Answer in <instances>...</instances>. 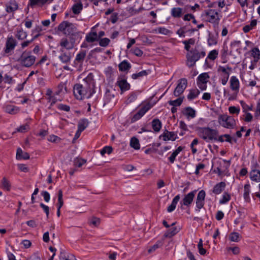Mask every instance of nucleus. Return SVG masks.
I'll return each mask as SVG.
<instances>
[{
	"mask_svg": "<svg viewBox=\"0 0 260 260\" xmlns=\"http://www.w3.org/2000/svg\"><path fill=\"white\" fill-rule=\"evenodd\" d=\"M179 232L176 227H172L168 230L164 235V238H171Z\"/></svg>",
	"mask_w": 260,
	"mask_h": 260,
	"instance_id": "nucleus-30",
	"label": "nucleus"
},
{
	"mask_svg": "<svg viewBox=\"0 0 260 260\" xmlns=\"http://www.w3.org/2000/svg\"><path fill=\"white\" fill-rule=\"evenodd\" d=\"M178 97L179 98L175 100L169 101L168 102L169 104L170 105L173 106L174 107H177V106H180L183 102V101L184 99V96H178Z\"/></svg>",
	"mask_w": 260,
	"mask_h": 260,
	"instance_id": "nucleus-36",
	"label": "nucleus"
},
{
	"mask_svg": "<svg viewBox=\"0 0 260 260\" xmlns=\"http://www.w3.org/2000/svg\"><path fill=\"white\" fill-rule=\"evenodd\" d=\"M149 72V70H143L139 73L132 74V78L133 79H137L142 77L146 76L147 75H148Z\"/></svg>",
	"mask_w": 260,
	"mask_h": 260,
	"instance_id": "nucleus-37",
	"label": "nucleus"
},
{
	"mask_svg": "<svg viewBox=\"0 0 260 260\" xmlns=\"http://www.w3.org/2000/svg\"><path fill=\"white\" fill-rule=\"evenodd\" d=\"M225 183L221 181L214 185L213 188L212 192L215 194H219L225 189Z\"/></svg>",
	"mask_w": 260,
	"mask_h": 260,
	"instance_id": "nucleus-20",
	"label": "nucleus"
},
{
	"mask_svg": "<svg viewBox=\"0 0 260 260\" xmlns=\"http://www.w3.org/2000/svg\"><path fill=\"white\" fill-rule=\"evenodd\" d=\"M16 157L17 159L27 160L29 158V154L27 152H23L20 148H18L17 149Z\"/></svg>",
	"mask_w": 260,
	"mask_h": 260,
	"instance_id": "nucleus-23",
	"label": "nucleus"
},
{
	"mask_svg": "<svg viewBox=\"0 0 260 260\" xmlns=\"http://www.w3.org/2000/svg\"><path fill=\"white\" fill-rule=\"evenodd\" d=\"M217 72L222 73L223 76H230V72L226 70L224 67L219 66L217 68Z\"/></svg>",
	"mask_w": 260,
	"mask_h": 260,
	"instance_id": "nucleus-57",
	"label": "nucleus"
},
{
	"mask_svg": "<svg viewBox=\"0 0 260 260\" xmlns=\"http://www.w3.org/2000/svg\"><path fill=\"white\" fill-rule=\"evenodd\" d=\"M130 146L135 150H139L140 148V145L138 139L133 137L131 139Z\"/></svg>",
	"mask_w": 260,
	"mask_h": 260,
	"instance_id": "nucleus-32",
	"label": "nucleus"
},
{
	"mask_svg": "<svg viewBox=\"0 0 260 260\" xmlns=\"http://www.w3.org/2000/svg\"><path fill=\"white\" fill-rule=\"evenodd\" d=\"M230 88L232 90L238 92L240 88V83L238 79L236 76H232L230 81Z\"/></svg>",
	"mask_w": 260,
	"mask_h": 260,
	"instance_id": "nucleus-18",
	"label": "nucleus"
},
{
	"mask_svg": "<svg viewBox=\"0 0 260 260\" xmlns=\"http://www.w3.org/2000/svg\"><path fill=\"white\" fill-rule=\"evenodd\" d=\"M83 9V5L81 2L74 4L72 7V11L74 14L78 15Z\"/></svg>",
	"mask_w": 260,
	"mask_h": 260,
	"instance_id": "nucleus-34",
	"label": "nucleus"
},
{
	"mask_svg": "<svg viewBox=\"0 0 260 260\" xmlns=\"http://www.w3.org/2000/svg\"><path fill=\"white\" fill-rule=\"evenodd\" d=\"M187 85V80L186 78H183L179 79L177 85L174 90V95L175 97H178L182 94L186 89Z\"/></svg>",
	"mask_w": 260,
	"mask_h": 260,
	"instance_id": "nucleus-10",
	"label": "nucleus"
},
{
	"mask_svg": "<svg viewBox=\"0 0 260 260\" xmlns=\"http://www.w3.org/2000/svg\"><path fill=\"white\" fill-rule=\"evenodd\" d=\"M250 178L252 181L256 182H260V171H256V172H250Z\"/></svg>",
	"mask_w": 260,
	"mask_h": 260,
	"instance_id": "nucleus-38",
	"label": "nucleus"
},
{
	"mask_svg": "<svg viewBox=\"0 0 260 260\" xmlns=\"http://www.w3.org/2000/svg\"><path fill=\"white\" fill-rule=\"evenodd\" d=\"M218 55V51L216 49H214L209 52L207 56V58L212 60H214L217 57Z\"/></svg>",
	"mask_w": 260,
	"mask_h": 260,
	"instance_id": "nucleus-48",
	"label": "nucleus"
},
{
	"mask_svg": "<svg viewBox=\"0 0 260 260\" xmlns=\"http://www.w3.org/2000/svg\"><path fill=\"white\" fill-rule=\"evenodd\" d=\"M229 239L231 241L238 242L240 241V234L237 232H232L229 236Z\"/></svg>",
	"mask_w": 260,
	"mask_h": 260,
	"instance_id": "nucleus-49",
	"label": "nucleus"
},
{
	"mask_svg": "<svg viewBox=\"0 0 260 260\" xmlns=\"http://www.w3.org/2000/svg\"><path fill=\"white\" fill-rule=\"evenodd\" d=\"M60 260H77L75 256L72 254H68L67 255L63 253H61Z\"/></svg>",
	"mask_w": 260,
	"mask_h": 260,
	"instance_id": "nucleus-46",
	"label": "nucleus"
},
{
	"mask_svg": "<svg viewBox=\"0 0 260 260\" xmlns=\"http://www.w3.org/2000/svg\"><path fill=\"white\" fill-rule=\"evenodd\" d=\"M240 111L239 107L230 106L229 107V111L231 114H236L238 115L240 113Z\"/></svg>",
	"mask_w": 260,
	"mask_h": 260,
	"instance_id": "nucleus-54",
	"label": "nucleus"
},
{
	"mask_svg": "<svg viewBox=\"0 0 260 260\" xmlns=\"http://www.w3.org/2000/svg\"><path fill=\"white\" fill-rule=\"evenodd\" d=\"M250 192V185L249 184H246L244 186L243 198L244 200L247 202H249L250 198L249 194Z\"/></svg>",
	"mask_w": 260,
	"mask_h": 260,
	"instance_id": "nucleus-29",
	"label": "nucleus"
},
{
	"mask_svg": "<svg viewBox=\"0 0 260 260\" xmlns=\"http://www.w3.org/2000/svg\"><path fill=\"white\" fill-rule=\"evenodd\" d=\"M231 199V195L227 192H224L222 194V198L219 200L220 204H224L228 203Z\"/></svg>",
	"mask_w": 260,
	"mask_h": 260,
	"instance_id": "nucleus-42",
	"label": "nucleus"
},
{
	"mask_svg": "<svg viewBox=\"0 0 260 260\" xmlns=\"http://www.w3.org/2000/svg\"><path fill=\"white\" fill-rule=\"evenodd\" d=\"M15 36L18 40L23 41L27 38V34L22 28H19L17 29Z\"/></svg>",
	"mask_w": 260,
	"mask_h": 260,
	"instance_id": "nucleus-24",
	"label": "nucleus"
},
{
	"mask_svg": "<svg viewBox=\"0 0 260 260\" xmlns=\"http://www.w3.org/2000/svg\"><path fill=\"white\" fill-rule=\"evenodd\" d=\"M58 30L67 36H74L77 31L75 24L63 21L58 25Z\"/></svg>",
	"mask_w": 260,
	"mask_h": 260,
	"instance_id": "nucleus-5",
	"label": "nucleus"
},
{
	"mask_svg": "<svg viewBox=\"0 0 260 260\" xmlns=\"http://www.w3.org/2000/svg\"><path fill=\"white\" fill-rule=\"evenodd\" d=\"M180 199V194H177L174 198V199H173V200L172 201L171 205L169 206H168V207L167 208V211L168 212H172L175 209L176 205L177 204Z\"/></svg>",
	"mask_w": 260,
	"mask_h": 260,
	"instance_id": "nucleus-27",
	"label": "nucleus"
},
{
	"mask_svg": "<svg viewBox=\"0 0 260 260\" xmlns=\"http://www.w3.org/2000/svg\"><path fill=\"white\" fill-rule=\"evenodd\" d=\"M17 45V40L12 36H8L6 42L5 47L2 53V56L6 57L12 55Z\"/></svg>",
	"mask_w": 260,
	"mask_h": 260,
	"instance_id": "nucleus-7",
	"label": "nucleus"
},
{
	"mask_svg": "<svg viewBox=\"0 0 260 260\" xmlns=\"http://www.w3.org/2000/svg\"><path fill=\"white\" fill-rule=\"evenodd\" d=\"M3 187L4 189L7 190H9L10 189V184L9 181L6 179V177H4L2 181Z\"/></svg>",
	"mask_w": 260,
	"mask_h": 260,
	"instance_id": "nucleus-56",
	"label": "nucleus"
},
{
	"mask_svg": "<svg viewBox=\"0 0 260 260\" xmlns=\"http://www.w3.org/2000/svg\"><path fill=\"white\" fill-rule=\"evenodd\" d=\"M200 92L198 89H191L189 90V92L187 96V98L189 101L192 100L197 98Z\"/></svg>",
	"mask_w": 260,
	"mask_h": 260,
	"instance_id": "nucleus-31",
	"label": "nucleus"
},
{
	"mask_svg": "<svg viewBox=\"0 0 260 260\" xmlns=\"http://www.w3.org/2000/svg\"><path fill=\"white\" fill-rule=\"evenodd\" d=\"M44 30H45V29H44ZM43 30H44V29L42 26L41 25H37L31 30V35L33 37L35 35H38L39 37H40L41 35V32Z\"/></svg>",
	"mask_w": 260,
	"mask_h": 260,
	"instance_id": "nucleus-43",
	"label": "nucleus"
},
{
	"mask_svg": "<svg viewBox=\"0 0 260 260\" xmlns=\"http://www.w3.org/2000/svg\"><path fill=\"white\" fill-rule=\"evenodd\" d=\"M94 27H92L90 32L87 33L85 37V41L88 43H93L98 41L97 32L94 31Z\"/></svg>",
	"mask_w": 260,
	"mask_h": 260,
	"instance_id": "nucleus-15",
	"label": "nucleus"
},
{
	"mask_svg": "<svg viewBox=\"0 0 260 260\" xmlns=\"http://www.w3.org/2000/svg\"><path fill=\"white\" fill-rule=\"evenodd\" d=\"M57 108L58 109L61 111L66 112H69L70 111V107L67 105L59 104L57 105Z\"/></svg>",
	"mask_w": 260,
	"mask_h": 260,
	"instance_id": "nucleus-58",
	"label": "nucleus"
},
{
	"mask_svg": "<svg viewBox=\"0 0 260 260\" xmlns=\"http://www.w3.org/2000/svg\"><path fill=\"white\" fill-rule=\"evenodd\" d=\"M5 111L11 115L17 114L20 112V109L19 107L15 105L7 104L4 106Z\"/></svg>",
	"mask_w": 260,
	"mask_h": 260,
	"instance_id": "nucleus-16",
	"label": "nucleus"
},
{
	"mask_svg": "<svg viewBox=\"0 0 260 260\" xmlns=\"http://www.w3.org/2000/svg\"><path fill=\"white\" fill-rule=\"evenodd\" d=\"M162 137L164 141H166L168 140L175 141L177 138V135L175 132H169L167 131L164 132L162 135L159 136V138Z\"/></svg>",
	"mask_w": 260,
	"mask_h": 260,
	"instance_id": "nucleus-13",
	"label": "nucleus"
},
{
	"mask_svg": "<svg viewBox=\"0 0 260 260\" xmlns=\"http://www.w3.org/2000/svg\"><path fill=\"white\" fill-rule=\"evenodd\" d=\"M3 80L5 83L9 84H12L13 81V78L8 74L5 75Z\"/></svg>",
	"mask_w": 260,
	"mask_h": 260,
	"instance_id": "nucleus-64",
	"label": "nucleus"
},
{
	"mask_svg": "<svg viewBox=\"0 0 260 260\" xmlns=\"http://www.w3.org/2000/svg\"><path fill=\"white\" fill-rule=\"evenodd\" d=\"M88 125V121L87 119H81L78 124V129L83 132Z\"/></svg>",
	"mask_w": 260,
	"mask_h": 260,
	"instance_id": "nucleus-33",
	"label": "nucleus"
},
{
	"mask_svg": "<svg viewBox=\"0 0 260 260\" xmlns=\"http://www.w3.org/2000/svg\"><path fill=\"white\" fill-rule=\"evenodd\" d=\"M133 53L138 57H141L143 54V52L138 47H135L133 49Z\"/></svg>",
	"mask_w": 260,
	"mask_h": 260,
	"instance_id": "nucleus-59",
	"label": "nucleus"
},
{
	"mask_svg": "<svg viewBox=\"0 0 260 260\" xmlns=\"http://www.w3.org/2000/svg\"><path fill=\"white\" fill-rule=\"evenodd\" d=\"M131 63L126 60H124L118 64L119 70L121 72H127L131 68Z\"/></svg>",
	"mask_w": 260,
	"mask_h": 260,
	"instance_id": "nucleus-21",
	"label": "nucleus"
},
{
	"mask_svg": "<svg viewBox=\"0 0 260 260\" xmlns=\"http://www.w3.org/2000/svg\"><path fill=\"white\" fill-rule=\"evenodd\" d=\"M240 105L242 108L243 112L244 113L247 112L248 110L251 111L252 110V106L248 105L244 101H240Z\"/></svg>",
	"mask_w": 260,
	"mask_h": 260,
	"instance_id": "nucleus-50",
	"label": "nucleus"
},
{
	"mask_svg": "<svg viewBox=\"0 0 260 260\" xmlns=\"http://www.w3.org/2000/svg\"><path fill=\"white\" fill-rule=\"evenodd\" d=\"M41 194L43 197L44 200L46 202H48L50 199V196L49 192L47 191H42Z\"/></svg>",
	"mask_w": 260,
	"mask_h": 260,
	"instance_id": "nucleus-60",
	"label": "nucleus"
},
{
	"mask_svg": "<svg viewBox=\"0 0 260 260\" xmlns=\"http://www.w3.org/2000/svg\"><path fill=\"white\" fill-rule=\"evenodd\" d=\"M116 85L118 86L121 93L130 89L131 85L127 82L126 77L125 75H120L117 78Z\"/></svg>",
	"mask_w": 260,
	"mask_h": 260,
	"instance_id": "nucleus-11",
	"label": "nucleus"
},
{
	"mask_svg": "<svg viewBox=\"0 0 260 260\" xmlns=\"http://www.w3.org/2000/svg\"><path fill=\"white\" fill-rule=\"evenodd\" d=\"M198 136L206 142L213 141L215 139L214 136L218 135V132L216 129H213L209 127H198L197 129Z\"/></svg>",
	"mask_w": 260,
	"mask_h": 260,
	"instance_id": "nucleus-4",
	"label": "nucleus"
},
{
	"mask_svg": "<svg viewBox=\"0 0 260 260\" xmlns=\"http://www.w3.org/2000/svg\"><path fill=\"white\" fill-rule=\"evenodd\" d=\"M164 243V239H162L161 240H158L155 244H154L152 247H151L148 249V252L151 253V252L154 251L157 248L161 247L163 245Z\"/></svg>",
	"mask_w": 260,
	"mask_h": 260,
	"instance_id": "nucleus-35",
	"label": "nucleus"
},
{
	"mask_svg": "<svg viewBox=\"0 0 260 260\" xmlns=\"http://www.w3.org/2000/svg\"><path fill=\"white\" fill-rule=\"evenodd\" d=\"M252 54L253 56L255 58L254 60V63L256 62L260 57V51L257 48H254L252 50Z\"/></svg>",
	"mask_w": 260,
	"mask_h": 260,
	"instance_id": "nucleus-52",
	"label": "nucleus"
},
{
	"mask_svg": "<svg viewBox=\"0 0 260 260\" xmlns=\"http://www.w3.org/2000/svg\"><path fill=\"white\" fill-rule=\"evenodd\" d=\"M39 37V35H35V36H34L32 37V38H31V39L29 40H25V41H24L23 42H22L21 43V48L22 49H24L26 47H27V46H28V45L31 43L34 40H35L36 39H37Z\"/></svg>",
	"mask_w": 260,
	"mask_h": 260,
	"instance_id": "nucleus-40",
	"label": "nucleus"
},
{
	"mask_svg": "<svg viewBox=\"0 0 260 260\" xmlns=\"http://www.w3.org/2000/svg\"><path fill=\"white\" fill-rule=\"evenodd\" d=\"M86 162V160L84 159L78 158H77L74 160V165L78 168L81 167Z\"/></svg>",
	"mask_w": 260,
	"mask_h": 260,
	"instance_id": "nucleus-53",
	"label": "nucleus"
},
{
	"mask_svg": "<svg viewBox=\"0 0 260 260\" xmlns=\"http://www.w3.org/2000/svg\"><path fill=\"white\" fill-rule=\"evenodd\" d=\"M86 53V51H80L76 56V61L78 63H82L85 57Z\"/></svg>",
	"mask_w": 260,
	"mask_h": 260,
	"instance_id": "nucleus-41",
	"label": "nucleus"
},
{
	"mask_svg": "<svg viewBox=\"0 0 260 260\" xmlns=\"http://www.w3.org/2000/svg\"><path fill=\"white\" fill-rule=\"evenodd\" d=\"M18 9L17 2L14 0L6 5V10L8 13H13Z\"/></svg>",
	"mask_w": 260,
	"mask_h": 260,
	"instance_id": "nucleus-22",
	"label": "nucleus"
},
{
	"mask_svg": "<svg viewBox=\"0 0 260 260\" xmlns=\"http://www.w3.org/2000/svg\"><path fill=\"white\" fill-rule=\"evenodd\" d=\"M209 78V76L207 73H204L200 74L197 78V82L203 83H207V79Z\"/></svg>",
	"mask_w": 260,
	"mask_h": 260,
	"instance_id": "nucleus-39",
	"label": "nucleus"
},
{
	"mask_svg": "<svg viewBox=\"0 0 260 260\" xmlns=\"http://www.w3.org/2000/svg\"><path fill=\"white\" fill-rule=\"evenodd\" d=\"M240 44H241V41H234L231 43V47L233 49H236V50H238L239 48L240 47Z\"/></svg>",
	"mask_w": 260,
	"mask_h": 260,
	"instance_id": "nucleus-61",
	"label": "nucleus"
},
{
	"mask_svg": "<svg viewBox=\"0 0 260 260\" xmlns=\"http://www.w3.org/2000/svg\"><path fill=\"white\" fill-rule=\"evenodd\" d=\"M137 94L135 92H133L129 94L127 100L129 103H132L134 102L137 99Z\"/></svg>",
	"mask_w": 260,
	"mask_h": 260,
	"instance_id": "nucleus-63",
	"label": "nucleus"
},
{
	"mask_svg": "<svg viewBox=\"0 0 260 260\" xmlns=\"http://www.w3.org/2000/svg\"><path fill=\"white\" fill-rule=\"evenodd\" d=\"M196 204V211L199 212L200 209H201L204 206L205 200L197 198Z\"/></svg>",
	"mask_w": 260,
	"mask_h": 260,
	"instance_id": "nucleus-45",
	"label": "nucleus"
},
{
	"mask_svg": "<svg viewBox=\"0 0 260 260\" xmlns=\"http://www.w3.org/2000/svg\"><path fill=\"white\" fill-rule=\"evenodd\" d=\"M152 107V106L150 103L142 105L138 111L132 117L131 119V123L135 122L141 119Z\"/></svg>",
	"mask_w": 260,
	"mask_h": 260,
	"instance_id": "nucleus-9",
	"label": "nucleus"
},
{
	"mask_svg": "<svg viewBox=\"0 0 260 260\" xmlns=\"http://www.w3.org/2000/svg\"><path fill=\"white\" fill-rule=\"evenodd\" d=\"M75 41H74L71 42H69L68 40L66 38H62L59 43V45L61 46V48L66 49L68 50L72 49L74 47Z\"/></svg>",
	"mask_w": 260,
	"mask_h": 260,
	"instance_id": "nucleus-17",
	"label": "nucleus"
},
{
	"mask_svg": "<svg viewBox=\"0 0 260 260\" xmlns=\"http://www.w3.org/2000/svg\"><path fill=\"white\" fill-rule=\"evenodd\" d=\"M92 73L88 74L83 80L84 84H76L73 88L74 94L78 100L89 99L95 93V82Z\"/></svg>",
	"mask_w": 260,
	"mask_h": 260,
	"instance_id": "nucleus-1",
	"label": "nucleus"
},
{
	"mask_svg": "<svg viewBox=\"0 0 260 260\" xmlns=\"http://www.w3.org/2000/svg\"><path fill=\"white\" fill-rule=\"evenodd\" d=\"M171 15L174 18H180L184 12L183 9L180 7H175L171 9Z\"/></svg>",
	"mask_w": 260,
	"mask_h": 260,
	"instance_id": "nucleus-26",
	"label": "nucleus"
},
{
	"mask_svg": "<svg viewBox=\"0 0 260 260\" xmlns=\"http://www.w3.org/2000/svg\"><path fill=\"white\" fill-rule=\"evenodd\" d=\"M98 41L99 42V45L103 47H107L110 43V40L108 38L100 39Z\"/></svg>",
	"mask_w": 260,
	"mask_h": 260,
	"instance_id": "nucleus-44",
	"label": "nucleus"
},
{
	"mask_svg": "<svg viewBox=\"0 0 260 260\" xmlns=\"http://www.w3.org/2000/svg\"><path fill=\"white\" fill-rule=\"evenodd\" d=\"M113 148L111 146H106L101 150L100 153L102 156H104L106 153L108 154H111L112 152Z\"/></svg>",
	"mask_w": 260,
	"mask_h": 260,
	"instance_id": "nucleus-51",
	"label": "nucleus"
},
{
	"mask_svg": "<svg viewBox=\"0 0 260 260\" xmlns=\"http://www.w3.org/2000/svg\"><path fill=\"white\" fill-rule=\"evenodd\" d=\"M152 127L155 132L160 131L162 127V123L160 120L158 118H155L151 122Z\"/></svg>",
	"mask_w": 260,
	"mask_h": 260,
	"instance_id": "nucleus-25",
	"label": "nucleus"
},
{
	"mask_svg": "<svg viewBox=\"0 0 260 260\" xmlns=\"http://www.w3.org/2000/svg\"><path fill=\"white\" fill-rule=\"evenodd\" d=\"M36 60V57L32 55L31 51L26 50L22 52L16 61L19 62L22 67L28 68L34 64Z\"/></svg>",
	"mask_w": 260,
	"mask_h": 260,
	"instance_id": "nucleus-2",
	"label": "nucleus"
},
{
	"mask_svg": "<svg viewBox=\"0 0 260 260\" xmlns=\"http://www.w3.org/2000/svg\"><path fill=\"white\" fill-rule=\"evenodd\" d=\"M183 115L187 117V118H193L196 117V112L194 109L190 107H185L182 111Z\"/></svg>",
	"mask_w": 260,
	"mask_h": 260,
	"instance_id": "nucleus-19",
	"label": "nucleus"
},
{
	"mask_svg": "<svg viewBox=\"0 0 260 260\" xmlns=\"http://www.w3.org/2000/svg\"><path fill=\"white\" fill-rule=\"evenodd\" d=\"M218 122L223 127L229 129H233L236 125V122L234 117L224 114L218 116Z\"/></svg>",
	"mask_w": 260,
	"mask_h": 260,
	"instance_id": "nucleus-6",
	"label": "nucleus"
},
{
	"mask_svg": "<svg viewBox=\"0 0 260 260\" xmlns=\"http://www.w3.org/2000/svg\"><path fill=\"white\" fill-rule=\"evenodd\" d=\"M260 168L259 164L256 162H253L251 168V170L250 172H256V171H260L258 169Z\"/></svg>",
	"mask_w": 260,
	"mask_h": 260,
	"instance_id": "nucleus-62",
	"label": "nucleus"
},
{
	"mask_svg": "<svg viewBox=\"0 0 260 260\" xmlns=\"http://www.w3.org/2000/svg\"><path fill=\"white\" fill-rule=\"evenodd\" d=\"M196 191L197 190H194L185 195L184 198L180 202L181 209H183V206H186L187 207L190 206L194 198Z\"/></svg>",
	"mask_w": 260,
	"mask_h": 260,
	"instance_id": "nucleus-12",
	"label": "nucleus"
},
{
	"mask_svg": "<svg viewBox=\"0 0 260 260\" xmlns=\"http://www.w3.org/2000/svg\"><path fill=\"white\" fill-rule=\"evenodd\" d=\"M107 78H111L113 76V68L111 66L108 67L104 71Z\"/></svg>",
	"mask_w": 260,
	"mask_h": 260,
	"instance_id": "nucleus-55",
	"label": "nucleus"
},
{
	"mask_svg": "<svg viewBox=\"0 0 260 260\" xmlns=\"http://www.w3.org/2000/svg\"><path fill=\"white\" fill-rule=\"evenodd\" d=\"M63 192L61 189H59L58 193L57 208H61L63 205Z\"/></svg>",
	"mask_w": 260,
	"mask_h": 260,
	"instance_id": "nucleus-47",
	"label": "nucleus"
},
{
	"mask_svg": "<svg viewBox=\"0 0 260 260\" xmlns=\"http://www.w3.org/2000/svg\"><path fill=\"white\" fill-rule=\"evenodd\" d=\"M217 34L214 35L211 33L210 32H209L207 39L208 45L209 46L216 45L217 43Z\"/></svg>",
	"mask_w": 260,
	"mask_h": 260,
	"instance_id": "nucleus-28",
	"label": "nucleus"
},
{
	"mask_svg": "<svg viewBox=\"0 0 260 260\" xmlns=\"http://www.w3.org/2000/svg\"><path fill=\"white\" fill-rule=\"evenodd\" d=\"M60 55L58 58L59 60L64 63H68L71 60V53L69 52L65 51L63 48L60 49Z\"/></svg>",
	"mask_w": 260,
	"mask_h": 260,
	"instance_id": "nucleus-14",
	"label": "nucleus"
},
{
	"mask_svg": "<svg viewBox=\"0 0 260 260\" xmlns=\"http://www.w3.org/2000/svg\"><path fill=\"white\" fill-rule=\"evenodd\" d=\"M205 55L206 52L204 50L200 51L196 47L194 48L186 54L187 66L189 68L193 67L196 61Z\"/></svg>",
	"mask_w": 260,
	"mask_h": 260,
	"instance_id": "nucleus-3",
	"label": "nucleus"
},
{
	"mask_svg": "<svg viewBox=\"0 0 260 260\" xmlns=\"http://www.w3.org/2000/svg\"><path fill=\"white\" fill-rule=\"evenodd\" d=\"M205 15L207 17V21L213 24L214 27L218 26L220 18L218 12L215 9H208L205 11Z\"/></svg>",
	"mask_w": 260,
	"mask_h": 260,
	"instance_id": "nucleus-8",
	"label": "nucleus"
}]
</instances>
